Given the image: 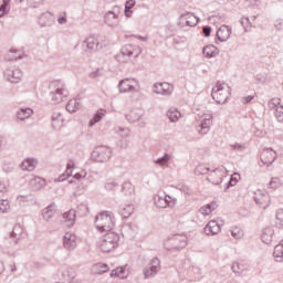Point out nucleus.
Instances as JSON below:
<instances>
[{
    "instance_id": "obj_1",
    "label": "nucleus",
    "mask_w": 283,
    "mask_h": 283,
    "mask_svg": "<svg viewBox=\"0 0 283 283\" xmlns=\"http://www.w3.org/2000/svg\"><path fill=\"white\" fill-rule=\"evenodd\" d=\"M95 224L99 233H105V231L107 233L112 232V229L116 227V219L114 218V213L111 211L101 212L95 217Z\"/></svg>"
},
{
    "instance_id": "obj_2",
    "label": "nucleus",
    "mask_w": 283,
    "mask_h": 283,
    "mask_svg": "<svg viewBox=\"0 0 283 283\" xmlns=\"http://www.w3.org/2000/svg\"><path fill=\"white\" fill-rule=\"evenodd\" d=\"M175 266L179 277L185 280H196L200 276V268L191 265L185 260L177 261Z\"/></svg>"
},
{
    "instance_id": "obj_3",
    "label": "nucleus",
    "mask_w": 283,
    "mask_h": 283,
    "mask_svg": "<svg viewBox=\"0 0 283 283\" xmlns=\"http://www.w3.org/2000/svg\"><path fill=\"white\" fill-rule=\"evenodd\" d=\"M120 242V235L116 232H106L99 240V249L103 253H112L115 249H118Z\"/></svg>"
},
{
    "instance_id": "obj_4",
    "label": "nucleus",
    "mask_w": 283,
    "mask_h": 283,
    "mask_svg": "<svg viewBox=\"0 0 283 283\" xmlns=\"http://www.w3.org/2000/svg\"><path fill=\"white\" fill-rule=\"evenodd\" d=\"M211 96L219 105H224L231 96V87L227 83L217 82L212 87Z\"/></svg>"
},
{
    "instance_id": "obj_5",
    "label": "nucleus",
    "mask_w": 283,
    "mask_h": 283,
    "mask_svg": "<svg viewBox=\"0 0 283 283\" xmlns=\"http://www.w3.org/2000/svg\"><path fill=\"white\" fill-rule=\"evenodd\" d=\"M213 125V114L211 112L200 115L195 124V129L200 136H207L211 132Z\"/></svg>"
},
{
    "instance_id": "obj_6",
    "label": "nucleus",
    "mask_w": 283,
    "mask_h": 283,
    "mask_svg": "<svg viewBox=\"0 0 283 283\" xmlns=\"http://www.w3.org/2000/svg\"><path fill=\"white\" fill-rule=\"evenodd\" d=\"M119 92L127 93L132 92L133 101H138L140 98V84L136 78H124L118 84Z\"/></svg>"
},
{
    "instance_id": "obj_7",
    "label": "nucleus",
    "mask_w": 283,
    "mask_h": 283,
    "mask_svg": "<svg viewBox=\"0 0 283 283\" xmlns=\"http://www.w3.org/2000/svg\"><path fill=\"white\" fill-rule=\"evenodd\" d=\"M140 48L132 44H126L120 49V52L115 55L118 63H129L130 59H138L140 56Z\"/></svg>"
},
{
    "instance_id": "obj_8",
    "label": "nucleus",
    "mask_w": 283,
    "mask_h": 283,
    "mask_svg": "<svg viewBox=\"0 0 283 283\" xmlns=\"http://www.w3.org/2000/svg\"><path fill=\"white\" fill-rule=\"evenodd\" d=\"M91 158L95 163H108V160H112V148L107 146H97L92 151Z\"/></svg>"
},
{
    "instance_id": "obj_9",
    "label": "nucleus",
    "mask_w": 283,
    "mask_h": 283,
    "mask_svg": "<svg viewBox=\"0 0 283 283\" xmlns=\"http://www.w3.org/2000/svg\"><path fill=\"white\" fill-rule=\"evenodd\" d=\"M229 176V170L224 166H219L218 168L210 171L207 181L212 185H220L224 178Z\"/></svg>"
},
{
    "instance_id": "obj_10",
    "label": "nucleus",
    "mask_w": 283,
    "mask_h": 283,
    "mask_svg": "<svg viewBox=\"0 0 283 283\" xmlns=\"http://www.w3.org/2000/svg\"><path fill=\"white\" fill-rule=\"evenodd\" d=\"M54 91L51 92V98L53 103H63L64 98H67L70 92L65 88V84L61 82H54Z\"/></svg>"
},
{
    "instance_id": "obj_11",
    "label": "nucleus",
    "mask_w": 283,
    "mask_h": 283,
    "mask_svg": "<svg viewBox=\"0 0 283 283\" xmlns=\"http://www.w3.org/2000/svg\"><path fill=\"white\" fill-rule=\"evenodd\" d=\"M153 92L154 94H159V96H171L174 94V84L167 82L155 83Z\"/></svg>"
},
{
    "instance_id": "obj_12",
    "label": "nucleus",
    "mask_w": 283,
    "mask_h": 283,
    "mask_svg": "<svg viewBox=\"0 0 283 283\" xmlns=\"http://www.w3.org/2000/svg\"><path fill=\"white\" fill-rule=\"evenodd\" d=\"M268 107L274 111V116L277 123H283V105L281 103V99L277 97L270 99L268 103Z\"/></svg>"
},
{
    "instance_id": "obj_13",
    "label": "nucleus",
    "mask_w": 283,
    "mask_h": 283,
    "mask_svg": "<svg viewBox=\"0 0 283 283\" xmlns=\"http://www.w3.org/2000/svg\"><path fill=\"white\" fill-rule=\"evenodd\" d=\"M23 77V72H21V69L17 66L8 67L4 71V78L6 81H9V83H19L21 78Z\"/></svg>"
},
{
    "instance_id": "obj_14",
    "label": "nucleus",
    "mask_w": 283,
    "mask_h": 283,
    "mask_svg": "<svg viewBox=\"0 0 283 283\" xmlns=\"http://www.w3.org/2000/svg\"><path fill=\"white\" fill-rule=\"evenodd\" d=\"M155 205L159 209H167V207H176L177 199L171 198L170 196H160L156 195L154 197Z\"/></svg>"
},
{
    "instance_id": "obj_15",
    "label": "nucleus",
    "mask_w": 283,
    "mask_h": 283,
    "mask_svg": "<svg viewBox=\"0 0 283 283\" xmlns=\"http://www.w3.org/2000/svg\"><path fill=\"white\" fill-rule=\"evenodd\" d=\"M254 201L261 209H268L269 205H271V197L266 190H256L254 192Z\"/></svg>"
},
{
    "instance_id": "obj_16",
    "label": "nucleus",
    "mask_w": 283,
    "mask_h": 283,
    "mask_svg": "<svg viewBox=\"0 0 283 283\" xmlns=\"http://www.w3.org/2000/svg\"><path fill=\"white\" fill-rule=\"evenodd\" d=\"M275 158H277V153L273 148H265L261 154V163L265 167H271L275 163Z\"/></svg>"
},
{
    "instance_id": "obj_17",
    "label": "nucleus",
    "mask_w": 283,
    "mask_h": 283,
    "mask_svg": "<svg viewBox=\"0 0 283 283\" xmlns=\"http://www.w3.org/2000/svg\"><path fill=\"white\" fill-rule=\"evenodd\" d=\"M159 272H160V259L154 258L150 261L149 268L144 271V277L146 279L155 277V275H158Z\"/></svg>"
},
{
    "instance_id": "obj_18",
    "label": "nucleus",
    "mask_w": 283,
    "mask_h": 283,
    "mask_svg": "<svg viewBox=\"0 0 283 283\" xmlns=\"http://www.w3.org/2000/svg\"><path fill=\"white\" fill-rule=\"evenodd\" d=\"M82 48L85 52H96L101 50V44L98 43V39L91 35L83 41Z\"/></svg>"
},
{
    "instance_id": "obj_19",
    "label": "nucleus",
    "mask_w": 283,
    "mask_h": 283,
    "mask_svg": "<svg viewBox=\"0 0 283 283\" xmlns=\"http://www.w3.org/2000/svg\"><path fill=\"white\" fill-rule=\"evenodd\" d=\"M221 227H222V221H220V219L211 220L205 227L203 231L206 235H218V233H220L221 231Z\"/></svg>"
},
{
    "instance_id": "obj_20",
    "label": "nucleus",
    "mask_w": 283,
    "mask_h": 283,
    "mask_svg": "<svg viewBox=\"0 0 283 283\" xmlns=\"http://www.w3.org/2000/svg\"><path fill=\"white\" fill-rule=\"evenodd\" d=\"M172 249H185L187 247V235L175 234L168 240Z\"/></svg>"
},
{
    "instance_id": "obj_21",
    "label": "nucleus",
    "mask_w": 283,
    "mask_h": 283,
    "mask_svg": "<svg viewBox=\"0 0 283 283\" xmlns=\"http://www.w3.org/2000/svg\"><path fill=\"white\" fill-rule=\"evenodd\" d=\"M231 33H232V29H231V27H229V25H221L220 28H219V30L217 31V41H216V43H218V41L220 42V43H224V42H227V41H229V39H231Z\"/></svg>"
},
{
    "instance_id": "obj_22",
    "label": "nucleus",
    "mask_w": 283,
    "mask_h": 283,
    "mask_svg": "<svg viewBox=\"0 0 283 283\" xmlns=\"http://www.w3.org/2000/svg\"><path fill=\"white\" fill-rule=\"evenodd\" d=\"M78 242L76 241V235L74 233L66 232L63 238V247L66 251H74Z\"/></svg>"
},
{
    "instance_id": "obj_23",
    "label": "nucleus",
    "mask_w": 283,
    "mask_h": 283,
    "mask_svg": "<svg viewBox=\"0 0 283 283\" xmlns=\"http://www.w3.org/2000/svg\"><path fill=\"white\" fill-rule=\"evenodd\" d=\"M180 21L188 25V28H196L200 21V18L196 17V14L192 12H185L180 15Z\"/></svg>"
},
{
    "instance_id": "obj_24",
    "label": "nucleus",
    "mask_w": 283,
    "mask_h": 283,
    "mask_svg": "<svg viewBox=\"0 0 283 283\" xmlns=\"http://www.w3.org/2000/svg\"><path fill=\"white\" fill-rule=\"evenodd\" d=\"M274 238H275V230H273V228L266 227L262 230L261 241L263 242V244H268V247H270V244H273Z\"/></svg>"
},
{
    "instance_id": "obj_25",
    "label": "nucleus",
    "mask_w": 283,
    "mask_h": 283,
    "mask_svg": "<svg viewBox=\"0 0 283 283\" xmlns=\"http://www.w3.org/2000/svg\"><path fill=\"white\" fill-rule=\"evenodd\" d=\"M38 23L41 28H50L54 23V18L50 11H46L38 18Z\"/></svg>"
},
{
    "instance_id": "obj_26",
    "label": "nucleus",
    "mask_w": 283,
    "mask_h": 283,
    "mask_svg": "<svg viewBox=\"0 0 283 283\" xmlns=\"http://www.w3.org/2000/svg\"><path fill=\"white\" fill-rule=\"evenodd\" d=\"M10 238L13 240V244H19L20 239L23 238V227L19 223L13 226Z\"/></svg>"
},
{
    "instance_id": "obj_27",
    "label": "nucleus",
    "mask_w": 283,
    "mask_h": 283,
    "mask_svg": "<svg viewBox=\"0 0 283 283\" xmlns=\"http://www.w3.org/2000/svg\"><path fill=\"white\" fill-rule=\"evenodd\" d=\"M202 52L206 59H214L220 54V49L213 44H208L202 49Z\"/></svg>"
},
{
    "instance_id": "obj_28",
    "label": "nucleus",
    "mask_w": 283,
    "mask_h": 283,
    "mask_svg": "<svg viewBox=\"0 0 283 283\" xmlns=\"http://www.w3.org/2000/svg\"><path fill=\"white\" fill-rule=\"evenodd\" d=\"M104 21L111 28H116L118 25V15L114 11H108L104 15Z\"/></svg>"
},
{
    "instance_id": "obj_29",
    "label": "nucleus",
    "mask_w": 283,
    "mask_h": 283,
    "mask_svg": "<svg viewBox=\"0 0 283 283\" xmlns=\"http://www.w3.org/2000/svg\"><path fill=\"white\" fill-rule=\"evenodd\" d=\"M63 220L66 227H74V222H76V210L71 209L63 213Z\"/></svg>"
},
{
    "instance_id": "obj_30",
    "label": "nucleus",
    "mask_w": 283,
    "mask_h": 283,
    "mask_svg": "<svg viewBox=\"0 0 283 283\" xmlns=\"http://www.w3.org/2000/svg\"><path fill=\"white\" fill-rule=\"evenodd\" d=\"M120 187V181L117 178H108L104 181L105 191H116Z\"/></svg>"
},
{
    "instance_id": "obj_31",
    "label": "nucleus",
    "mask_w": 283,
    "mask_h": 283,
    "mask_svg": "<svg viewBox=\"0 0 283 283\" xmlns=\"http://www.w3.org/2000/svg\"><path fill=\"white\" fill-rule=\"evenodd\" d=\"M166 116L170 120V123H178V120L182 118V113H180V111H178V108L176 107H170L167 111Z\"/></svg>"
},
{
    "instance_id": "obj_32",
    "label": "nucleus",
    "mask_w": 283,
    "mask_h": 283,
    "mask_svg": "<svg viewBox=\"0 0 283 283\" xmlns=\"http://www.w3.org/2000/svg\"><path fill=\"white\" fill-rule=\"evenodd\" d=\"M56 213V203H51L49 207L42 210V218L46 221L52 220Z\"/></svg>"
},
{
    "instance_id": "obj_33",
    "label": "nucleus",
    "mask_w": 283,
    "mask_h": 283,
    "mask_svg": "<svg viewBox=\"0 0 283 283\" xmlns=\"http://www.w3.org/2000/svg\"><path fill=\"white\" fill-rule=\"evenodd\" d=\"M216 209H218V202L212 201L211 203H207V205L202 206L199 209V213H201V216H211V213H213V211H216Z\"/></svg>"
},
{
    "instance_id": "obj_34",
    "label": "nucleus",
    "mask_w": 283,
    "mask_h": 283,
    "mask_svg": "<svg viewBox=\"0 0 283 283\" xmlns=\"http://www.w3.org/2000/svg\"><path fill=\"white\" fill-rule=\"evenodd\" d=\"M134 205L129 203V205H124L120 206L118 209V213L119 216H122V218H124V220H127V218H129L132 216V213H134Z\"/></svg>"
},
{
    "instance_id": "obj_35",
    "label": "nucleus",
    "mask_w": 283,
    "mask_h": 283,
    "mask_svg": "<svg viewBox=\"0 0 283 283\" xmlns=\"http://www.w3.org/2000/svg\"><path fill=\"white\" fill-rule=\"evenodd\" d=\"M64 123H65V118L63 117V114L53 113V115H52V127L53 128L61 129V127H63Z\"/></svg>"
},
{
    "instance_id": "obj_36",
    "label": "nucleus",
    "mask_w": 283,
    "mask_h": 283,
    "mask_svg": "<svg viewBox=\"0 0 283 283\" xmlns=\"http://www.w3.org/2000/svg\"><path fill=\"white\" fill-rule=\"evenodd\" d=\"M74 167H76V164L74 163V160L70 159L67 161L66 165V171L65 174H62L59 178H57V182H63L64 180H66L67 178H70V176H72V169H74Z\"/></svg>"
},
{
    "instance_id": "obj_37",
    "label": "nucleus",
    "mask_w": 283,
    "mask_h": 283,
    "mask_svg": "<svg viewBox=\"0 0 283 283\" xmlns=\"http://www.w3.org/2000/svg\"><path fill=\"white\" fill-rule=\"evenodd\" d=\"M38 164H39V161H36V159L29 158V159L22 161L20 167H21L22 171H34V169H36Z\"/></svg>"
},
{
    "instance_id": "obj_38",
    "label": "nucleus",
    "mask_w": 283,
    "mask_h": 283,
    "mask_svg": "<svg viewBox=\"0 0 283 283\" xmlns=\"http://www.w3.org/2000/svg\"><path fill=\"white\" fill-rule=\"evenodd\" d=\"M171 160V155L165 153L163 157H159L155 160V164L158 165V167H161V169L169 168V161Z\"/></svg>"
},
{
    "instance_id": "obj_39",
    "label": "nucleus",
    "mask_w": 283,
    "mask_h": 283,
    "mask_svg": "<svg viewBox=\"0 0 283 283\" xmlns=\"http://www.w3.org/2000/svg\"><path fill=\"white\" fill-rule=\"evenodd\" d=\"M142 116L143 112L140 109H133L128 114H126V119L128 120V123H138Z\"/></svg>"
},
{
    "instance_id": "obj_40",
    "label": "nucleus",
    "mask_w": 283,
    "mask_h": 283,
    "mask_svg": "<svg viewBox=\"0 0 283 283\" xmlns=\"http://www.w3.org/2000/svg\"><path fill=\"white\" fill-rule=\"evenodd\" d=\"M32 114H34V111H32V108H30V107L20 108L17 112V118L19 120H25V118H30V116H32Z\"/></svg>"
},
{
    "instance_id": "obj_41",
    "label": "nucleus",
    "mask_w": 283,
    "mask_h": 283,
    "mask_svg": "<svg viewBox=\"0 0 283 283\" xmlns=\"http://www.w3.org/2000/svg\"><path fill=\"white\" fill-rule=\"evenodd\" d=\"M92 271L96 275H103V273H107V271H109V265L105 263H96L93 265Z\"/></svg>"
},
{
    "instance_id": "obj_42",
    "label": "nucleus",
    "mask_w": 283,
    "mask_h": 283,
    "mask_svg": "<svg viewBox=\"0 0 283 283\" xmlns=\"http://www.w3.org/2000/svg\"><path fill=\"white\" fill-rule=\"evenodd\" d=\"M62 277L65 282H72V280H76V273L74 272V269L65 268L62 271Z\"/></svg>"
},
{
    "instance_id": "obj_43",
    "label": "nucleus",
    "mask_w": 283,
    "mask_h": 283,
    "mask_svg": "<svg viewBox=\"0 0 283 283\" xmlns=\"http://www.w3.org/2000/svg\"><path fill=\"white\" fill-rule=\"evenodd\" d=\"M127 275H129V273L125 270V268H116L111 272V277H119L120 280H125Z\"/></svg>"
},
{
    "instance_id": "obj_44",
    "label": "nucleus",
    "mask_w": 283,
    "mask_h": 283,
    "mask_svg": "<svg viewBox=\"0 0 283 283\" xmlns=\"http://www.w3.org/2000/svg\"><path fill=\"white\" fill-rule=\"evenodd\" d=\"M273 258L275 262H283V241L275 245L274 252H273Z\"/></svg>"
},
{
    "instance_id": "obj_45",
    "label": "nucleus",
    "mask_w": 283,
    "mask_h": 283,
    "mask_svg": "<svg viewBox=\"0 0 283 283\" xmlns=\"http://www.w3.org/2000/svg\"><path fill=\"white\" fill-rule=\"evenodd\" d=\"M81 108V102H78V99L74 98L71 99L67 104H66V112H70V114H74V112H76V109Z\"/></svg>"
},
{
    "instance_id": "obj_46",
    "label": "nucleus",
    "mask_w": 283,
    "mask_h": 283,
    "mask_svg": "<svg viewBox=\"0 0 283 283\" xmlns=\"http://www.w3.org/2000/svg\"><path fill=\"white\" fill-rule=\"evenodd\" d=\"M283 185V177H273L271 181L269 182V188L270 189H280Z\"/></svg>"
},
{
    "instance_id": "obj_47",
    "label": "nucleus",
    "mask_w": 283,
    "mask_h": 283,
    "mask_svg": "<svg viewBox=\"0 0 283 283\" xmlns=\"http://www.w3.org/2000/svg\"><path fill=\"white\" fill-rule=\"evenodd\" d=\"M103 116H105V113H103V111H98L97 113H95L88 123V127H94L96 123H101Z\"/></svg>"
},
{
    "instance_id": "obj_48",
    "label": "nucleus",
    "mask_w": 283,
    "mask_h": 283,
    "mask_svg": "<svg viewBox=\"0 0 283 283\" xmlns=\"http://www.w3.org/2000/svg\"><path fill=\"white\" fill-rule=\"evenodd\" d=\"M211 168H209L207 165H199L195 169L196 176H206V174L210 172Z\"/></svg>"
},
{
    "instance_id": "obj_49",
    "label": "nucleus",
    "mask_w": 283,
    "mask_h": 283,
    "mask_svg": "<svg viewBox=\"0 0 283 283\" xmlns=\"http://www.w3.org/2000/svg\"><path fill=\"white\" fill-rule=\"evenodd\" d=\"M134 6H136V0H127L126 1L124 14H125V17H127V19H129V17H132V8H134Z\"/></svg>"
},
{
    "instance_id": "obj_50",
    "label": "nucleus",
    "mask_w": 283,
    "mask_h": 283,
    "mask_svg": "<svg viewBox=\"0 0 283 283\" xmlns=\"http://www.w3.org/2000/svg\"><path fill=\"white\" fill-rule=\"evenodd\" d=\"M7 59L8 61H19L23 59V53L21 51L11 50Z\"/></svg>"
},
{
    "instance_id": "obj_51",
    "label": "nucleus",
    "mask_w": 283,
    "mask_h": 283,
    "mask_svg": "<svg viewBox=\"0 0 283 283\" xmlns=\"http://www.w3.org/2000/svg\"><path fill=\"white\" fill-rule=\"evenodd\" d=\"M122 191L126 196H132V193H134V185H132V182H129V181H125L122 185Z\"/></svg>"
},
{
    "instance_id": "obj_52",
    "label": "nucleus",
    "mask_w": 283,
    "mask_h": 283,
    "mask_svg": "<svg viewBox=\"0 0 283 283\" xmlns=\"http://www.w3.org/2000/svg\"><path fill=\"white\" fill-rule=\"evenodd\" d=\"M240 23H241L242 28L244 29V32H251L253 24L251 23V20H249V18H247V17L241 18Z\"/></svg>"
},
{
    "instance_id": "obj_53",
    "label": "nucleus",
    "mask_w": 283,
    "mask_h": 283,
    "mask_svg": "<svg viewBox=\"0 0 283 283\" xmlns=\"http://www.w3.org/2000/svg\"><path fill=\"white\" fill-rule=\"evenodd\" d=\"M2 170L4 171V174H12V171H14V165H12V163L4 160L2 163Z\"/></svg>"
},
{
    "instance_id": "obj_54",
    "label": "nucleus",
    "mask_w": 283,
    "mask_h": 283,
    "mask_svg": "<svg viewBox=\"0 0 283 283\" xmlns=\"http://www.w3.org/2000/svg\"><path fill=\"white\" fill-rule=\"evenodd\" d=\"M0 211L1 213H8L10 211V201L6 199L0 200Z\"/></svg>"
},
{
    "instance_id": "obj_55",
    "label": "nucleus",
    "mask_w": 283,
    "mask_h": 283,
    "mask_svg": "<svg viewBox=\"0 0 283 283\" xmlns=\"http://www.w3.org/2000/svg\"><path fill=\"white\" fill-rule=\"evenodd\" d=\"M231 235L232 238H234V240H242V238L244 237V232H242V230L239 228H234L231 231Z\"/></svg>"
},
{
    "instance_id": "obj_56",
    "label": "nucleus",
    "mask_w": 283,
    "mask_h": 283,
    "mask_svg": "<svg viewBox=\"0 0 283 283\" xmlns=\"http://www.w3.org/2000/svg\"><path fill=\"white\" fill-rule=\"evenodd\" d=\"M230 148L232 149V151H244V149H247V146H244V144H240V143H234L232 145H230Z\"/></svg>"
},
{
    "instance_id": "obj_57",
    "label": "nucleus",
    "mask_w": 283,
    "mask_h": 283,
    "mask_svg": "<svg viewBox=\"0 0 283 283\" xmlns=\"http://www.w3.org/2000/svg\"><path fill=\"white\" fill-rule=\"evenodd\" d=\"M238 180H240V174L234 172V174L231 176L230 180L228 181V185H229L230 187H235V185H238Z\"/></svg>"
},
{
    "instance_id": "obj_58",
    "label": "nucleus",
    "mask_w": 283,
    "mask_h": 283,
    "mask_svg": "<svg viewBox=\"0 0 283 283\" xmlns=\"http://www.w3.org/2000/svg\"><path fill=\"white\" fill-rule=\"evenodd\" d=\"M116 133L122 138H127V136H129V128L117 127L116 128Z\"/></svg>"
},
{
    "instance_id": "obj_59",
    "label": "nucleus",
    "mask_w": 283,
    "mask_h": 283,
    "mask_svg": "<svg viewBox=\"0 0 283 283\" xmlns=\"http://www.w3.org/2000/svg\"><path fill=\"white\" fill-rule=\"evenodd\" d=\"M276 224L277 227L282 228L283 227V209H279L276 211Z\"/></svg>"
},
{
    "instance_id": "obj_60",
    "label": "nucleus",
    "mask_w": 283,
    "mask_h": 283,
    "mask_svg": "<svg viewBox=\"0 0 283 283\" xmlns=\"http://www.w3.org/2000/svg\"><path fill=\"white\" fill-rule=\"evenodd\" d=\"M43 1L45 0H28L29 8H39L43 6Z\"/></svg>"
},
{
    "instance_id": "obj_61",
    "label": "nucleus",
    "mask_w": 283,
    "mask_h": 283,
    "mask_svg": "<svg viewBox=\"0 0 283 283\" xmlns=\"http://www.w3.org/2000/svg\"><path fill=\"white\" fill-rule=\"evenodd\" d=\"M274 28L277 30V32H282L283 30V20L282 19H276L274 21Z\"/></svg>"
},
{
    "instance_id": "obj_62",
    "label": "nucleus",
    "mask_w": 283,
    "mask_h": 283,
    "mask_svg": "<svg viewBox=\"0 0 283 283\" xmlns=\"http://www.w3.org/2000/svg\"><path fill=\"white\" fill-rule=\"evenodd\" d=\"M73 178L75 180H83V179L87 178V172H85V170H83L82 172L75 174Z\"/></svg>"
},
{
    "instance_id": "obj_63",
    "label": "nucleus",
    "mask_w": 283,
    "mask_h": 283,
    "mask_svg": "<svg viewBox=\"0 0 283 283\" xmlns=\"http://www.w3.org/2000/svg\"><path fill=\"white\" fill-rule=\"evenodd\" d=\"M8 12H10V9L8 8V6L1 4L0 6V17H6V14H8Z\"/></svg>"
},
{
    "instance_id": "obj_64",
    "label": "nucleus",
    "mask_w": 283,
    "mask_h": 283,
    "mask_svg": "<svg viewBox=\"0 0 283 283\" xmlns=\"http://www.w3.org/2000/svg\"><path fill=\"white\" fill-rule=\"evenodd\" d=\"M232 271L233 273H242L243 270L241 269L240 263H233Z\"/></svg>"
}]
</instances>
